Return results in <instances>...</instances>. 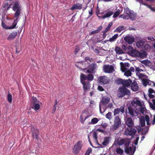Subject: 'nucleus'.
<instances>
[{
    "instance_id": "1",
    "label": "nucleus",
    "mask_w": 155,
    "mask_h": 155,
    "mask_svg": "<svg viewBox=\"0 0 155 155\" xmlns=\"http://www.w3.org/2000/svg\"><path fill=\"white\" fill-rule=\"evenodd\" d=\"M12 9L15 12L14 17L16 19L14 20L12 25L10 26L11 29L16 28V26L18 21V19L20 15L21 7L19 3L18 2H15L13 6Z\"/></svg>"
},
{
    "instance_id": "2",
    "label": "nucleus",
    "mask_w": 155,
    "mask_h": 155,
    "mask_svg": "<svg viewBox=\"0 0 155 155\" xmlns=\"http://www.w3.org/2000/svg\"><path fill=\"white\" fill-rule=\"evenodd\" d=\"M84 65V62H80L76 64L75 66L80 70H82L83 71L86 73H95L94 70L97 68L96 64L93 63L89 65L88 67L87 68H85Z\"/></svg>"
},
{
    "instance_id": "3",
    "label": "nucleus",
    "mask_w": 155,
    "mask_h": 155,
    "mask_svg": "<svg viewBox=\"0 0 155 155\" xmlns=\"http://www.w3.org/2000/svg\"><path fill=\"white\" fill-rule=\"evenodd\" d=\"M128 48L132 56L134 57H138L142 58L147 57V53L144 51H139L133 49L132 47L129 46Z\"/></svg>"
},
{
    "instance_id": "4",
    "label": "nucleus",
    "mask_w": 155,
    "mask_h": 155,
    "mask_svg": "<svg viewBox=\"0 0 155 155\" xmlns=\"http://www.w3.org/2000/svg\"><path fill=\"white\" fill-rule=\"evenodd\" d=\"M130 91L125 87H120L118 90V96L119 97H122L125 95L130 94Z\"/></svg>"
},
{
    "instance_id": "5",
    "label": "nucleus",
    "mask_w": 155,
    "mask_h": 155,
    "mask_svg": "<svg viewBox=\"0 0 155 155\" xmlns=\"http://www.w3.org/2000/svg\"><path fill=\"white\" fill-rule=\"evenodd\" d=\"M114 124L110 128L111 130L117 129L121 125V122L119 117L118 116H115L114 118Z\"/></svg>"
},
{
    "instance_id": "6",
    "label": "nucleus",
    "mask_w": 155,
    "mask_h": 155,
    "mask_svg": "<svg viewBox=\"0 0 155 155\" xmlns=\"http://www.w3.org/2000/svg\"><path fill=\"white\" fill-rule=\"evenodd\" d=\"M114 11L112 9H109L106 10V13L104 14L103 16H100L97 14V16L98 18L99 19H104L107 18H108L112 15L114 13Z\"/></svg>"
},
{
    "instance_id": "7",
    "label": "nucleus",
    "mask_w": 155,
    "mask_h": 155,
    "mask_svg": "<svg viewBox=\"0 0 155 155\" xmlns=\"http://www.w3.org/2000/svg\"><path fill=\"white\" fill-rule=\"evenodd\" d=\"M126 12L127 15H129V18L131 20H135L137 17L136 14L133 11L130 10L128 8L126 9Z\"/></svg>"
},
{
    "instance_id": "8",
    "label": "nucleus",
    "mask_w": 155,
    "mask_h": 155,
    "mask_svg": "<svg viewBox=\"0 0 155 155\" xmlns=\"http://www.w3.org/2000/svg\"><path fill=\"white\" fill-rule=\"evenodd\" d=\"M82 146V142L81 140H79L74 145L73 149L74 153L77 154L80 150Z\"/></svg>"
},
{
    "instance_id": "9",
    "label": "nucleus",
    "mask_w": 155,
    "mask_h": 155,
    "mask_svg": "<svg viewBox=\"0 0 155 155\" xmlns=\"http://www.w3.org/2000/svg\"><path fill=\"white\" fill-rule=\"evenodd\" d=\"M131 103L134 107L136 106H139V107L144 106V102L143 101H140V100L137 99H134L131 101Z\"/></svg>"
},
{
    "instance_id": "10",
    "label": "nucleus",
    "mask_w": 155,
    "mask_h": 155,
    "mask_svg": "<svg viewBox=\"0 0 155 155\" xmlns=\"http://www.w3.org/2000/svg\"><path fill=\"white\" fill-rule=\"evenodd\" d=\"M130 143V140L128 138L122 139L120 140L118 142V144L119 145H124L125 147L128 146Z\"/></svg>"
},
{
    "instance_id": "11",
    "label": "nucleus",
    "mask_w": 155,
    "mask_h": 155,
    "mask_svg": "<svg viewBox=\"0 0 155 155\" xmlns=\"http://www.w3.org/2000/svg\"><path fill=\"white\" fill-rule=\"evenodd\" d=\"M103 70L106 73H112L114 70V68L112 65H105L104 66Z\"/></svg>"
},
{
    "instance_id": "12",
    "label": "nucleus",
    "mask_w": 155,
    "mask_h": 155,
    "mask_svg": "<svg viewBox=\"0 0 155 155\" xmlns=\"http://www.w3.org/2000/svg\"><path fill=\"white\" fill-rule=\"evenodd\" d=\"M89 117L87 112L86 111H84L80 116V120L81 123L82 124H84L85 120Z\"/></svg>"
},
{
    "instance_id": "13",
    "label": "nucleus",
    "mask_w": 155,
    "mask_h": 155,
    "mask_svg": "<svg viewBox=\"0 0 155 155\" xmlns=\"http://www.w3.org/2000/svg\"><path fill=\"white\" fill-rule=\"evenodd\" d=\"M136 132V130L134 128H131L130 129L127 128L124 131V134L126 135L133 136L134 135Z\"/></svg>"
},
{
    "instance_id": "14",
    "label": "nucleus",
    "mask_w": 155,
    "mask_h": 155,
    "mask_svg": "<svg viewBox=\"0 0 155 155\" xmlns=\"http://www.w3.org/2000/svg\"><path fill=\"white\" fill-rule=\"evenodd\" d=\"M136 148H134L133 151L132 152L133 148L131 147H126L125 148V152L129 155H133L135 151Z\"/></svg>"
},
{
    "instance_id": "15",
    "label": "nucleus",
    "mask_w": 155,
    "mask_h": 155,
    "mask_svg": "<svg viewBox=\"0 0 155 155\" xmlns=\"http://www.w3.org/2000/svg\"><path fill=\"white\" fill-rule=\"evenodd\" d=\"M32 99L33 103L34 105V107H40L43 105L42 103L39 102L36 97H33Z\"/></svg>"
},
{
    "instance_id": "16",
    "label": "nucleus",
    "mask_w": 155,
    "mask_h": 155,
    "mask_svg": "<svg viewBox=\"0 0 155 155\" xmlns=\"http://www.w3.org/2000/svg\"><path fill=\"white\" fill-rule=\"evenodd\" d=\"M98 80L100 83L104 84H107L108 81L107 77L105 76L100 77Z\"/></svg>"
},
{
    "instance_id": "17",
    "label": "nucleus",
    "mask_w": 155,
    "mask_h": 155,
    "mask_svg": "<svg viewBox=\"0 0 155 155\" xmlns=\"http://www.w3.org/2000/svg\"><path fill=\"white\" fill-rule=\"evenodd\" d=\"M125 123L129 127H132L134 125V123L132 118L130 117L125 118Z\"/></svg>"
},
{
    "instance_id": "18",
    "label": "nucleus",
    "mask_w": 155,
    "mask_h": 155,
    "mask_svg": "<svg viewBox=\"0 0 155 155\" xmlns=\"http://www.w3.org/2000/svg\"><path fill=\"white\" fill-rule=\"evenodd\" d=\"M124 40L129 44H131L134 42V39L131 36H128L124 38Z\"/></svg>"
},
{
    "instance_id": "19",
    "label": "nucleus",
    "mask_w": 155,
    "mask_h": 155,
    "mask_svg": "<svg viewBox=\"0 0 155 155\" xmlns=\"http://www.w3.org/2000/svg\"><path fill=\"white\" fill-rule=\"evenodd\" d=\"M17 34V32L16 31L12 32L8 36L7 40L8 41L13 40L16 37Z\"/></svg>"
},
{
    "instance_id": "20",
    "label": "nucleus",
    "mask_w": 155,
    "mask_h": 155,
    "mask_svg": "<svg viewBox=\"0 0 155 155\" xmlns=\"http://www.w3.org/2000/svg\"><path fill=\"white\" fill-rule=\"evenodd\" d=\"M142 83L144 86H146L147 85H152L155 84V83L153 81L146 79H143L142 80Z\"/></svg>"
},
{
    "instance_id": "21",
    "label": "nucleus",
    "mask_w": 155,
    "mask_h": 155,
    "mask_svg": "<svg viewBox=\"0 0 155 155\" xmlns=\"http://www.w3.org/2000/svg\"><path fill=\"white\" fill-rule=\"evenodd\" d=\"M83 85L84 89V91L87 92L90 88L91 85L90 83L88 82H83L81 83Z\"/></svg>"
},
{
    "instance_id": "22",
    "label": "nucleus",
    "mask_w": 155,
    "mask_h": 155,
    "mask_svg": "<svg viewBox=\"0 0 155 155\" xmlns=\"http://www.w3.org/2000/svg\"><path fill=\"white\" fill-rule=\"evenodd\" d=\"M110 100V98L109 97L106 96H104L102 97L101 101V102L103 105H105L108 103Z\"/></svg>"
},
{
    "instance_id": "23",
    "label": "nucleus",
    "mask_w": 155,
    "mask_h": 155,
    "mask_svg": "<svg viewBox=\"0 0 155 155\" xmlns=\"http://www.w3.org/2000/svg\"><path fill=\"white\" fill-rule=\"evenodd\" d=\"M121 69L122 70H122L124 72V75H125L127 77L131 76V73L129 70L126 68L124 67H122Z\"/></svg>"
},
{
    "instance_id": "24",
    "label": "nucleus",
    "mask_w": 155,
    "mask_h": 155,
    "mask_svg": "<svg viewBox=\"0 0 155 155\" xmlns=\"http://www.w3.org/2000/svg\"><path fill=\"white\" fill-rule=\"evenodd\" d=\"M131 89L134 91H138L139 87L136 81H134L132 83L131 86Z\"/></svg>"
},
{
    "instance_id": "25",
    "label": "nucleus",
    "mask_w": 155,
    "mask_h": 155,
    "mask_svg": "<svg viewBox=\"0 0 155 155\" xmlns=\"http://www.w3.org/2000/svg\"><path fill=\"white\" fill-rule=\"evenodd\" d=\"M110 140V137H106L104 138V140L102 143V144L104 146H106L108 144Z\"/></svg>"
},
{
    "instance_id": "26",
    "label": "nucleus",
    "mask_w": 155,
    "mask_h": 155,
    "mask_svg": "<svg viewBox=\"0 0 155 155\" xmlns=\"http://www.w3.org/2000/svg\"><path fill=\"white\" fill-rule=\"evenodd\" d=\"M148 95L150 98L154 97L155 95V91L152 88H150L148 90Z\"/></svg>"
},
{
    "instance_id": "27",
    "label": "nucleus",
    "mask_w": 155,
    "mask_h": 155,
    "mask_svg": "<svg viewBox=\"0 0 155 155\" xmlns=\"http://www.w3.org/2000/svg\"><path fill=\"white\" fill-rule=\"evenodd\" d=\"M103 27L101 26H99L97 30L92 31H91L89 35H92L97 34L100 32L102 29Z\"/></svg>"
},
{
    "instance_id": "28",
    "label": "nucleus",
    "mask_w": 155,
    "mask_h": 155,
    "mask_svg": "<svg viewBox=\"0 0 155 155\" xmlns=\"http://www.w3.org/2000/svg\"><path fill=\"white\" fill-rule=\"evenodd\" d=\"M133 107H128V109L129 111V113L132 116H135V114H137L136 112L133 110Z\"/></svg>"
},
{
    "instance_id": "29",
    "label": "nucleus",
    "mask_w": 155,
    "mask_h": 155,
    "mask_svg": "<svg viewBox=\"0 0 155 155\" xmlns=\"http://www.w3.org/2000/svg\"><path fill=\"white\" fill-rule=\"evenodd\" d=\"M123 85L125 86L128 87L130 86L132 83V81L130 79L124 80Z\"/></svg>"
},
{
    "instance_id": "30",
    "label": "nucleus",
    "mask_w": 155,
    "mask_h": 155,
    "mask_svg": "<svg viewBox=\"0 0 155 155\" xmlns=\"http://www.w3.org/2000/svg\"><path fill=\"white\" fill-rule=\"evenodd\" d=\"M82 5L80 4H78L74 5L71 8V10L74 9H80L82 8Z\"/></svg>"
},
{
    "instance_id": "31",
    "label": "nucleus",
    "mask_w": 155,
    "mask_h": 155,
    "mask_svg": "<svg viewBox=\"0 0 155 155\" xmlns=\"http://www.w3.org/2000/svg\"><path fill=\"white\" fill-rule=\"evenodd\" d=\"M115 50L117 54H120L124 53L123 51L121 48L118 47L115 48Z\"/></svg>"
},
{
    "instance_id": "32",
    "label": "nucleus",
    "mask_w": 155,
    "mask_h": 155,
    "mask_svg": "<svg viewBox=\"0 0 155 155\" xmlns=\"http://www.w3.org/2000/svg\"><path fill=\"white\" fill-rule=\"evenodd\" d=\"M124 26H119L114 31V32H120L122 31H123L124 30Z\"/></svg>"
},
{
    "instance_id": "33",
    "label": "nucleus",
    "mask_w": 155,
    "mask_h": 155,
    "mask_svg": "<svg viewBox=\"0 0 155 155\" xmlns=\"http://www.w3.org/2000/svg\"><path fill=\"white\" fill-rule=\"evenodd\" d=\"M86 79H87V76L83 73H81L80 80L81 83H83V82H86L85 80Z\"/></svg>"
},
{
    "instance_id": "34",
    "label": "nucleus",
    "mask_w": 155,
    "mask_h": 155,
    "mask_svg": "<svg viewBox=\"0 0 155 155\" xmlns=\"http://www.w3.org/2000/svg\"><path fill=\"white\" fill-rule=\"evenodd\" d=\"M145 43V41L144 40H140L139 41L137 42L136 45L138 48H140Z\"/></svg>"
},
{
    "instance_id": "35",
    "label": "nucleus",
    "mask_w": 155,
    "mask_h": 155,
    "mask_svg": "<svg viewBox=\"0 0 155 155\" xmlns=\"http://www.w3.org/2000/svg\"><path fill=\"white\" fill-rule=\"evenodd\" d=\"M118 37V34H115L112 38H110L108 41L111 42H114L116 40Z\"/></svg>"
},
{
    "instance_id": "36",
    "label": "nucleus",
    "mask_w": 155,
    "mask_h": 155,
    "mask_svg": "<svg viewBox=\"0 0 155 155\" xmlns=\"http://www.w3.org/2000/svg\"><path fill=\"white\" fill-rule=\"evenodd\" d=\"M125 11L126 12V10ZM119 17L125 19H128L129 18V15H127L126 12L124 14L120 15V16Z\"/></svg>"
},
{
    "instance_id": "37",
    "label": "nucleus",
    "mask_w": 155,
    "mask_h": 155,
    "mask_svg": "<svg viewBox=\"0 0 155 155\" xmlns=\"http://www.w3.org/2000/svg\"><path fill=\"white\" fill-rule=\"evenodd\" d=\"M98 119L97 118H93L91 121L89 123V124H96L98 121Z\"/></svg>"
},
{
    "instance_id": "38",
    "label": "nucleus",
    "mask_w": 155,
    "mask_h": 155,
    "mask_svg": "<svg viewBox=\"0 0 155 155\" xmlns=\"http://www.w3.org/2000/svg\"><path fill=\"white\" fill-rule=\"evenodd\" d=\"M140 125L141 127H143L145 125V120L143 117H141L140 119Z\"/></svg>"
},
{
    "instance_id": "39",
    "label": "nucleus",
    "mask_w": 155,
    "mask_h": 155,
    "mask_svg": "<svg viewBox=\"0 0 155 155\" xmlns=\"http://www.w3.org/2000/svg\"><path fill=\"white\" fill-rule=\"evenodd\" d=\"M94 78V76L92 74H89L87 76V79L89 81H92Z\"/></svg>"
},
{
    "instance_id": "40",
    "label": "nucleus",
    "mask_w": 155,
    "mask_h": 155,
    "mask_svg": "<svg viewBox=\"0 0 155 155\" xmlns=\"http://www.w3.org/2000/svg\"><path fill=\"white\" fill-rule=\"evenodd\" d=\"M136 75L139 78L142 79L145 77V75L141 73L140 72H136Z\"/></svg>"
},
{
    "instance_id": "41",
    "label": "nucleus",
    "mask_w": 155,
    "mask_h": 155,
    "mask_svg": "<svg viewBox=\"0 0 155 155\" xmlns=\"http://www.w3.org/2000/svg\"><path fill=\"white\" fill-rule=\"evenodd\" d=\"M2 25L3 28L6 29H11L10 26H7L5 23H4L3 21L2 22Z\"/></svg>"
},
{
    "instance_id": "42",
    "label": "nucleus",
    "mask_w": 155,
    "mask_h": 155,
    "mask_svg": "<svg viewBox=\"0 0 155 155\" xmlns=\"http://www.w3.org/2000/svg\"><path fill=\"white\" fill-rule=\"evenodd\" d=\"M112 25V23L111 22H110L109 23L107 26L105 30L104 31V33L106 32L107 31H109L110 29V27Z\"/></svg>"
},
{
    "instance_id": "43",
    "label": "nucleus",
    "mask_w": 155,
    "mask_h": 155,
    "mask_svg": "<svg viewBox=\"0 0 155 155\" xmlns=\"http://www.w3.org/2000/svg\"><path fill=\"white\" fill-rule=\"evenodd\" d=\"M106 117L109 120H111L112 118L111 113L109 112L106 114Z\"/></svg>"
},
{
    "instance_id": "44",
    "label": "nucleus",
    "mask_w": 155,
    "mask_h": 155,
    "mask_svg": "<svg viewBox=\"0 0 155 155\" xmlns=\"http://www.w3.org/2000/svg\"><path fill=\"white\" fill-rule=\"evenodd\" d=\"M120 10L119 9H118L117 11H116L114 14L113 15V17L114 18H115L119 16L120 14Z\"/></svg>"
},
{
    "instance_id": "45",
    "label": "nucleus",
    "mask_w": 155,
    "mask_h": 155,
    "mask_svg": "<svg viewBox=\"0 0 155 155\" xmlns=\"http://www.w3.org/2000/svg\"><path fill=\"white\" fill-rule=\"evenodd\" d=\"M92 59H90L88 57H86L85 58V61L84 62V64H86L87 63H88L89 64H90L91 62V61Z\"/></svg>"
},
{
    "instance_id": "46",
    "label": "nucleus",
    "mask_w": 155,
    "mask_h": 155,
    "mask_svg": "<svg viewBox=\"0 0 155 155\" xmlns=\"http://www.w3.org/2000/svg\"><path fill=\"white\" fill-rule=\"evenodd\" d=\"M124 80L120 78L117 79L116 82L118 84H122L123 85Z\"/></svg>"
},
{
    "instance_id": "47",
    "label": "nucleus",
    "mask_w": 155,
    "mask_h": 155,
    "mask_svg": "<svg viewBox=\"0 0 155 155\" xmlns=\"http://www.w3.org/2000/svg\"><path fill=\"white\" fill-rule=\"evenodd\" d=\"M100 111V113L103 114L107 109L106 107H99Z\"/></svg>"
},
{
    "instance_id": "48",
    "label": "nucleus",
    "mask_w": 155,
    "mask_h": 155,
    "mask_svg": "<svg viewBox=\"0 0 155 155\" xmlns=\"http://www.w3.org/2000/svg\"><path fill=\"white\" fill-rule=\"evenodd\" d=\"M7 100L10 103H11L12 100V95L9 94L7 96Z\"/></svg>"
},
{
    "instance_id": "49",
    "label": "nucleus",
    "mask_w": 155,
    "mask_h": 155,
    "mask_svg": "<svg viewBox=\"0 0 155 155\" xmlns=\"http://www.w3.org/2000/svg\"><path fill=\"white\" fill-rule=\"evenodd\" d=\"M146 107H140V112L143 114H144L146 112Z\"/></svg>"
},
{
    "instance_id": "50",
    "label": "nucleus",
    "mask_w": 155,
    "mask_h": 155,
    "mask_svg": "<svg viewBox=\"0 0 155 155\" xmlns=\"http://www.w3.org/2000/svg\"><path fill=\"white\" fill-rule=\"evenodd\" d=\"M141 63L145 65H149L150 63V62L148 60H143Z\"/></svg>"
},
{
    "instance_id": "51",
    "label": "nucleus",
    "mask_w": 155,
    "mask_h": 155,
    "mask_svg": "<svg viewBox=\"0 0 155 155\" xmlns=\"http://www.w3.org/2000/svg\"><path fill=\"white\" fill-rule=\"evenodd\" d=\"M120 109L119 108H117L116 109H115L114 110V115H116L120 113Z\"/></svg>"
},
{
    "instance_id": "52",
    "label": "nucleus",
    "mask_w": 155,
    "mask_h": 155,
    "mask_svg": "<svg viewBox=\"0 0 155 155\" xmlns=\"http://www.w3.org/2000/svg\"><path fill=\"white\" fill-rule=\"evenodd\" d=\"M116 152L118 154H122L123 152V150L120 148H118L116 149Z\"/></svg>"
},
{
    "instance_id": "53",
    "label": "nucleus",
    "mask_w": 155,
    "mask_h": 155,
    "mask_svg": "<svg viewBox=\"0 0 155 155\" xmlns=\"http://www.w3.org/2000/svg\"><path fill=\"white\" fill-rule=\"evenodd\" d=\"M91 49L94 51L96 54H98L99 53V50L97 48H94L93 47H91Z\"/></svg>"
},
{
    "instance_id": "54",
    "label": "nucleus",
    "mask_w": 155,
    "mask_h": 155,
    "mask_svg": "<svg viewBox=\"0 0 155 155\" xmlns=\"http://www.w3.org/2000/svg\"><path fill=\"white\" fill-rule=\"evenodd\" d=\"M93 137L95 139V140L97 141V132H94L93 133Z\"/></svg>"
},
{
    "instance_id": "55",
    "label": "nucleus",
    "mask_w": 155,
    "mask_h": 155,
    "mask_svg": "<svg viewBox=\"0 0 155 155\" xmlns=\"http://www.w3.org/2000/svg\"><path fill=\"white\" fill-rule=\"evenodd\" d=\"M80 50V48L78 47H76L74 53L75 54H76Z\"/></svg>"
},
{
    "instance_id": "56",
    "label": "nucleus",
    "mask_w": 155,
    "mask_h": 155,
    "mask_svg": "<svg viewBox=\"0 0 155 155\" xmlns=\"http://www.w3.org/2000/svg\"><path fill=\"white\" fill-rule=\"evenodd\" d=\"M40 108V107H31L29 109V110H31V109L35 110V111H37Z\"/></svg>"
},
{
    "instance_id": "57",
    "label": "nucleus",
    "mask_w": 155,
    "mask_h": 155,
    "mask_svg": "<svg viewBox=\"0 0 155 155\" xmlns=\"http://www.w3.org/2000/svg\"><path fill=\"white\" fill-rule=\"evenodd\" d=\"M89 15L87 17V18H88L93 14V10L92 8H91L89 11Z\"/></svg>"
},
{
    "instance_id": "58",
    "label": "nucleus",
    "mask_w": 155,
    "mask_h": 155,
    "mask_svg": "<svg viewBox=\"0 0 155 155\" xmlns=\"http://www.w3.org/2000/svg\"><path fill=\"white\" fill-rule=\"evenodd\" d=\"M32 135L33 138H35L37 139V140H38V135L36 133L33 132L32 133Z\"/></svg>"
},
{
    "instance_id": "59",
    "label": "nucleus",
    "mask_w": 155,
    "mask_h": 155,
    "mask_svg": "<svg viewBox=\"0 0 155 155\" xmlns=\"http://www.w3.org/2000/svg\"><path fill=\"white\" fill-rule=\"evenodd\" d=\"M136 72H140V71H143V70L140 69L139 67H136Z\"/></svg>"
},
{
    "instance_id": "60",
    "label": "nucleus",
    "mask_w": 155,
    "mask_h": 155,
    "mask_svg": "<svg viewBox=\"0 0 155 155\" xmlns=\"http://www.w3.org/2000/svg\"><path fill=\"white\" fill-rule=\"evenodd\" d=\"M145 120L147 121V125L149 124V121L150 120L149 118V116L148 115H146L145 116Z\"/></svg>"
},
{
    "instance_id": "61",
    "label": "nucleus",
    "mask_w": 155,
    "mask_h": 155,
    "mask_svg": "<svg viewBox=\"0 0 155 155\" xmlns=\"http://www.w3.org/2000/svg\"><path fill=\"white\" fill-rule=\"evenodd\" d=\"M147 38L148 40H150L151 41H155V38L152 37H151V36L148 37H147Z\"/></svg>"
},
{
    "instance_id": "62",
    "label": "nucleus",
    "mask_w": 155,
    "mask_h": 155,
    "mask_svg": "<svg viewBox=\"0 0 155 155\" xmlns=\"http://www.w3.org/2000/svg\"><path fill=\"white\" fill-rule=\"evenodd\" d=\"M139 139V138L138 137H136V139L134 142V144H135V145H137V144L138 143Z\"/></svg>"
},
{
    "instance_id": "63",
    "label": "nucleus",
    "mask_w": 155,
    "mask_h": 155,
    "mask_svg": "<svg viewBox=\"0 0 155 155\" xmlns=\"http://www.w3.org/2000/svg\"><path fill=\"white\" fill-rule=\"evenodd\" d=\"M77 96H74V97L73 98H72L73 99V102H72L73 103H74L75 102H76L77 101Z\"/></svg>"
},
{
    "instance_id": "64",
    "label": "nucleus",
    "mask_w": 155,
    "mask_h": 155,
    "mask_svg": "<svg viewBox=\"0 0 155 155\" xmlns=\"http://www.w3.org/2000/svg\"><path fill=\"white\" fill-rule=\"evenodd\" d=\"M122 49H123V51H125L127 48V47L124 45H122Z\"/></svg>"
}]
</instances>
